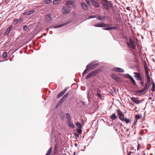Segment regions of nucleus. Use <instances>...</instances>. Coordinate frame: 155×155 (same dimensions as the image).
Masks as SVG:
<instances>
[{
    "instance_id": "ea45409f",
    "label": "nucleus",
    "mask_w": 155,
    "mask_h": 155,
    "mask_svg": "<svg viewBox=\"0 0 155 155\" xmlns=\"http://www.w3.org/2000/svg\"><path fill=\"white\" fill-rule=\"evenodd\" d=\"M76 131L79 134H81L82 133V130L81 128H78L76 129Z\"/></svg>"
},
{
    "instance_id": "0e129e2a",
    "label": "nucleus",
    "mask_w": 155,
    "mask_h": 155,
    "mask_svg": "<svg viewBox=\"0 0 155 155\" xmlns=\"http://www.w3.org/2000/svg\"><path fill=\"white\" fill-rule=\"evenodd\" d=\"M127 45L129 46V47H130V43H127Z\"/></svg>"
},
{
    "instance_id": "6e6d98bb",
    "label": "nucleus",
    "mask_w": 155,
    "mask_h": 155,
    "mask_svg": "<svg viewBox=\"0 0 155 155\" xmlns=\"http://www.w3.org/2000/svg\"><path fill=\"white\" fill-rule=\"evenodd\" d=\"M96 91L97 94L98 93H99L100 91V90L99 88H97L96 89Z\"/></svg>"
},
{
    "instance_id": "473e14b6",
    "label": "nucleus",
    "mask_w": 155,
    "mask_h": 155,
    "mask_svg": "<svg viewBox=\"0 0 155 155\" xmlns=\"http://www.w3.org/2000/svg\"><path fill=\"white\" fill-rule=\"evenodd\" d=\"M65 116V114L63 112H61L60 115V117L61 118H62V119L64 118Z\"/></svg>"
},
{
    "instance_id": "69168bd1",
    "label": "nucleus",
    "mask_w": 155,
    "mask_h": 155,
    "mask_svg": "<svg viewBox=\"0 0 155 155\" xmlns=\"http://www.w3.org/2000/svg\"><path fill=\"white\" fill-rule=\"evenodd\" d=\"M144 65V67L147 66V64H146V62H145Z\"/></svg>"
},
{
    "instance_id": "8fccbe9b",
    "label": "nucleus",
    "mask_w": 155,
    "mask_h": 155,
    "mask_svg": "<svg viewBox=\"0 0 155 155\" xmlns=\"http://www.w3.org/2000/svg\"><path fill=\"white\" fill-rule=\"evenodd\" d=\"M23 29L25 31H26L28 29V27L27 25H24L23 26Z\"/></svg>"
},
{
    "instance_id": "a19ab883",
    "label": "nucleus",
    "mask_w": 155,
    "mask_h": 155,
    "mask_svg": "<svg viewBox=\"0 0 155 155\" xmlns=\"http://www.w3.org/2000/svg\"><path fill=\"white\" fill-rule=\"evenodd\" d=\"M91 77H92L90 73H89L86 77V79H88Z\"/></svg>"
},
{
    "instance_id": "79ce46f5",
    "label": "nucleus",
    "mask_w": 155,
    "mask_h": 155,
    "mask_svg": "<svg viewBox=\"0 0 155 155\" xmlns=\"http://www.w3.org/2000/svg\"><path fill=\"white\" fill-rule=\"evenodd\" d=\"M97 16L95 15H91L89 16L88 18H97Z\"/></svg>"
},
{
    "instance_id": "6ab92c4d",
    "label": "nucleus",
    "mask_w": 155,
    "mask_h": 155,
    "mask_svg": "<svg viewBox=\"0 0 155 155\" xmlns=\"http://www.w3.org/2000/svg\"><path fill=\"white\" fill-rule=\"evenodd\" d=\"M68 124L69 126L71 128H74V126L73 124L71 122L70 120H68Z\"/></svg>"
},
{
    "instance_id": "4d7b16f0",
    "label": "nucleus",
    "mask_w": 155,
    "mask_h": 155,
    "mask_svg": "<svg viewBox=\"0 0 155 155\" xmlns=\"http://www.w3.org/2000/svg\"><path fill=\"white\" fill-rule=\"evenodd\" d=\"M140 147V145L139 144H138L137 145V150H138Z\"/></svg>"
},
{
    "instance_id": "f3484780",
    "label": "nucleus",
    "mask_w": 155,
    "mask_h": 155,
    "mask_svg": "<svg viewBox=\"0 0 155 155\" xmlns=\"http://www.w3.org/2000/svg\"><path fill=\"white\" fill-rule=\"evenodd\" d=\"M145 74L147 78V83H146L150 84V77L149 75V73L147 72L146 74Z\"/></svg>"
},
{
    "instance_id": "f8f14e48",
    "label": "nucleus",
    "mask_w": 155,
    "mask_h": 155,
    "mask_svg": "<svg viewBox=\"0 0 155 155\" xmlns=\"http://www.w3.org/2000/svg\"><path fill=\"white\" fill-rule=\"evenodd\" d=\"M112 70L113 71H115L119 72H124V70L123 69L118 67L113 68L112 69Z\"/></svg>"
},
{
    "instance_id": "f03ea898",
    "label": "nucleus",
    "mask_w": 155,
    "mask_h": 155,
    "mask_svg": "<svg viewBox=\"0 0 155 155\" xmlns=\"http://www.w3.org/2000/svg\"><path fill=\"white\" fill-rule=\"evenodd\" d=\"M71 11L70 9L69 6H64L62 8V12L64 14L67 15Z\"/></svg>"
},
{
    "instance_id": "1a4fd4ad",
    "label": "nucleus",
    "mask_w": 155,
    "mask_h": 155,
    "mask_svg": "<svg viewBox=\"0 0 155 155\" xmlns=\"http://www.w3.org/2000/svg\"><path fill=\"white\" fill-rule=\"evenodd\" d=\"M81 8L85 11H87L88 9V8L86 4L84 2L80 3Z\"/></svg>"
},
{
    "instance_id": "c85d7f7f",
    "label": "nucleus",
    "mask_w": 155,
    "mask_h": 155,
    "mask_svg": "<svg viewBox=\"0 0 155 155\" xmlns=\"http://www.w3.org/2000/svg\"><path fill=\"white\" fill-rule=\"evenodd\" d=\"M123 121L125 122L127 124L129 123L131 121V120L130 119H127V118H124V120H123Z\"/></svg>"
},
{
    "instance_id": "7ed1b4c3",
    "label": "nucleus",
    "mask_w": 155,
    "mask_h": 155,
    "mask_svg": "<svg viewBox=\"0 0 155 155\" xmlns=\"http://www.w3.org/2000/svg\"><path fill=\"white\" fill-rule=\"evenodd\" d=\"M125 76L126 77L130 79L131 82L134 86L137 87L138 86L136 83L135 81L132 76L130 75L129 74H125Z\"/></svg>"
},
{
    "instance_id": "052dcab7",
    "label": "nucleus",
    "mask_w": 155,
    "mask_h": 155,
    "mask_svg": "<svg viewBox=\"0 0 155 155\" xmlns=\"http://www.w3.org/2000/svg\"><path fill=\"white\" fill-rule=\"evenodd\" d=\"M137 122V120L136 119L134 122V124L136 125Z\"/></svg>"
},
{
    "instance_id": "338daca9",
    "label": "nucleus",
    "mask_w": 155,
    "mask_h": 155,
    "mask_svg": "<svg viewBox=\"0 0 155 155\" xmlns=\"http://www.w3.org/2000/svg\"><path fill=\"white\" fill-rule=\"evenodd\" d=\"M74 145L76 147H77L78 146V144L76 143H75L74 144Z\"/></svg>"
},
{
    "instance_id": "49530a36",
    "label": "nucleus",
    "mask_w": 155,
    "mask_h": 155,
    "mask_svg": "<svg viewBox=\"0 0 155 155\" xmlns=\"http://www.w3.org/2000/svg\"><path fill=\"white\" fill-rule=\"evenodd\" d=\"M117 28V26L111 27H110V30L112 29H116Z\"/></svg>"
},
{
    "instance_id": "a878e982",
    "label": "nucleus",
    "mask_w": 155,
    "mask_h": 155,
    "mask_svg": "<svg viewBox=\"0 0 155 155\" xmlns=\"http://www.w3.org/2000/svg\"><path fill=\"white\" fill-rule=\"evenodd\" d=\"M89 65H87L86 67V69L82 73V75L83 76L87 72V71L89 69V68H88Z\"/></svg>"
},
{
    "instance_id": "603ef678",
    "label": "nucleus",
    "mask_w": 155,
    "mask_h": 155,
    "mask_svg": "<svg viewBox=\"0 0 155 155\" xmlns=\"http://www.w3.org/2000/svg\"><path fill=\"white\" fill-rule=\"evenodd\" d=\"M97 95L100 98H101L102 97V95L101 94H100L99 93H98L97 94Z\"/></svg>"
},
{
    "instance_id": "58836bf2",
    "label": "nucleus",
    "mask_w": 155,
    "mask_h": 155,
    "mask_svg": "<svg viewBox=\"0 0 155 155\" xmlns=\"http://www.w3.org/2000/svg\"><path fill=\"white\" fill-rule=\"evenodd\" d=\"M3 57L4 58H6L7 57V53L6 52H4L3 54Z\"/></svg>"
},
{
    "instance_id": "09e8293b",
    "label": "nucleus",
    "mask_w": 155,
    "mask_h": 155,
    "mask_svg": "<svg viewBox=\"0 0 155 155\" xmlns=\"http://www.w3.org/2000/svg\"><path fill=\"white\" fill-rule=\"evenodd\" d=\"M85 1L87 4L91 6V4L89 2V0H85Z\"/></svg>"
},
{
    "instance_id": "bf43d9fd",
    "label": "nucleus",
    "mask_w": 155,
    "mask_h": 155,
    "mask_svg": "<svg viewBox=\"0 0 155 155\" xmlns=\"http://www.w3.org/2000/svg\"><path fill=\"white\" fill-rule=\"evenodd\" d=\"M66 98H65L64 96H63L62 98L61 99L62 100H63V101H64L65 99H66Z\"/></svg>"
},
{
    "instance_id": "e2e57ef3",
    "label": "nucleus",
    "mask_w": 155,
    "mask_h": 155,
    "mask_svg": "<svg viewBox=\"0 0 155 155\" xmlns=\"http://www.w3.org/2000/svg\"><path fill=\"white\" fill-rule=\"evenodd\" d=\"M91 3L92 4L93 2H95V0H89Z\"/></svg>"
},
{
    "instance_id": "9d476101",
    "label": "nucleus",
    "mask_w": 155,
    "mask_h": 155,
    "mask_svg": "<svg viewBox=\"0 0 155 155\" xmlns=\"http://www.w3.org/2000/svg\"><path fill=\"white\" fill-rule=\"evenodd\" d=\"M108 25L105 24L104 23L97 24L94 25L95 27H103L107 26Z\"/></svg>"
},
{
    "instance_id": "c9c22d12",
    "label": "nucleus",
    "mask_w": 155,
    "mask_h": 155,
    "mask_svg": "<svg viewBox=\"0 0 155 155\" xmlns=\"http://www.w3.org/2000/svg\"><path fill=\"white\" fill-rule=\"evenodd\" d=\"M35 11L34 10H32L31 11H30L28 12V15H30L31 14L35 12Z\"/></svg>"
},
{
    "instance_id": "412c9836",
    "label": "nucleus",
    "mask_w": 155,
    "mask_h": 155,
    "mask_svg": "<svg viewBox=\"0 0 155 155\" xmlns=\"http://www.w3.org/2000/svg\"><path fill=\"white\" fill-rule=\"evenodd\" d=\"M95 8H98L99 6V3L95 1L92 4Z\"/></svg>"
},
{
    "instance_id": "2f4dec72",
    "label": "nucleus",
    "mask_w": 155,
    "mask_h": 155,
    "mask_svg": "<svg viewBox=\"0 0 155 155\" xmlns=\"http://www.w3.org/2000/svg\"><path fill=\"white\" fill-rule=\"evenodd\" d=\"M76 126L79 128H82V126L81 124L79 122H77L76 123Z\"/></svg>"
},
{
    "instance_id": "39448f33",
    "label": "nucleus",
    "mask_w": 155,
    "mask_h": 155,
    "mask_svg": "<svg viewBox=\"0 0 155 155\" xmlns=\"http://www.w3.org/2000/svg\"><path fill=\"white\" fill-rule=\"evenodd\" d=\"M102 1L103 2H102V4L104 8L107 10H108L109 9L108 3V0H102Z\"/></svg>"
},
{
    "instance_id": "680f3d73",
    "label": "nucleus",
    "mask_w": 155,
    "mask_h": 155,
    "mask_svg": "<svg viewBox=\"0 0 155 155\" xmlns=\"http://www.w3.org/2000/svg\"><path fill=\"white\" fill-rule=\"evenodd\" d=\"M140 84L142 86H143L144 84V82L142 81H141L140 82Z\"/></svg>"
},
{
    "instance_id": "3c124183",
    "label": "nucleus",
    "mask_w": 155,
    "mask_h": 155,
    "mask_svg": "<svg viewBox=\"0 0 155 155\" xmlns=\"http://www.w3.org/2000/svg\"><path fill=\"white\" fill-rule=\"evenodd\" d=\"M74 135L75 137L76 138H78L79 137V135L78 133H75L74 134Z\"/></svg>"
},
{
    "instance_id": "e433bc0d",
    "label": "nucleus",
    "mask_w": 155,
    "mask_h": 155,
    "mask_svg": "<svg viewBox=\"0 0 155 155\" xmlns=\"http://www.w3.org/2000/svg\"><path fill=\"white\" fill-rule=\"evenodd\" d=\"M19 21L18 19L17 18L14 19V24L16 25L19 22Z\"/></svg>"
},
{
    "instance_id": "f704fd0d",
    "label": "nucleus",
    "mask_w": 155,
    "mask_h": 155,
    "mask_svg": "<svg viewBox=\"0 0 155 155\" xmlns=\"http://www.w3.org/2000/svg\"><path fill=\"white\" fill-rule=\"evenodd\" d=\"M60 1V0H54L53 2V3L54 4H56L59 2Z\"/></svg>"
},
{
    "instance_id": "7c9ffc66",
    "label": "nucleus",
    "mask_w": 155,
    "mask_h": 155,
    "mask_svg": "<svg viewBox=\"0 0 155 155\" xmlns=\"http://www.w3.org/2000/svg\"><path fill=\"white\" fill-rule=\"evenodd\" d=\"M51 151L52 148L51 147H50V148L48 150L47 153L45 155H50V154L51 153Z\"/></svg>"
},
{
    "instance_id": "aec40b11",
    "label": "nucleus",
    "mask_w": 155,
    "mask_h": 155,
    "mask_svg": "<svg viewBox=\"0 0 155 155\" xmlns=\"http://www.w3.org/2000/svg\"><path fill=\"white\" fill-rule=\"evenodd\" d=\"M110 117L112 120H114L117 118V116L115 113H114L111 115L110 116Z\"/></svg>"
},
{
    "instance_id": "0eeeda50",
    "label": "nucleus",
    "mask_w": 155,
    "mask_h": 155,
    "mask_svg": "<svg viewBox=\"0 0 155 155\" xmlns=\"http://www.w3.org/2000/svg\"><path fill=\"white\" fill-rule=\"evenodd\" d=\"M134 74L135 75L134 76L137 80L142 81V79L140 73L137 72H134Z\"/></svg>"
},
{
    "instance_id": "dca6fc26",
    "label": "nucleus",
    "mask_w": 155,
    "mask_h": 155,
    "mask_svg": "<svg viewBox=\"0 0 155 155\" xmlns=\"http://www.w3.org/2000/svg\"><path fill=\"white\" fill-rule=\"evenodd\" d=\"M12 26H9L8 28L7 29L6 32L5 33L4 35L5 36L7 35H8V34L10 33V31L12 29Z\"/></svg>"
},
{
    "instance_id": "cd10ccee",
    "label": "nucleus",
    "mask_w": 155,
    "mask_h": 155,
    "mask_svg": "<svg viewBox=\"0 0 155 155\" xmlns=\"http://www.w3.org/2000/svg\"><path fill=\"white\" fill-rule=\"evenodd\" d=\"M64 101H63V100H62L61 99L60 100V101L58 102L57 104L56 105V107H57L58 106H59L61 105Z\"/></svg>"
},
{
    "instance_id": "c756f323",
    "label": "nucleus",
    "mask_w": 155,
    "mask_h": 155,
    "mask_svg": "<svg viewBox=\"0 0 155 155\" xmlns=\"http://www.w3.org/2000/svg\"><path fill=\"white\" fill-rule=\"evenodd\" d=\"M151 90L153 92H154L155 91V84L154 83L152 84V87L151 88Z\"/></svg>"
},
{
    "instance_id": "5701e85b",
    "label": "nucleus",
    "mask_w": 155,
    "mask_h": 155,
    "mask_svg": "<svg viewBox=\"0 0 155 155\" xmlns=\"http://www.w3.org/2000/svg\"><path fill=\"white\" fill-rule=\"evenodd\" d=\"M115 147L113 145H110L109 147V150L110 151H113L115 149Z\"/></svg>"
},
{
    "instance_id": "13d9d810",
    "label": "nucleus",
    "mask_w": 155,
    "mask_h": 155,
    "mask_svg": "<svg viewBox=\"0 0 155 155\" xmlns=\"http://www.w3.org/2000/svg\"><path fill=\"white\" fill-rule=\"evenodd\" d=\"M66 98H65L64 96H63L62 98L61 99L62 100H63V101H64L65 99H66Z\"/></svg>"
},
{
    "instance_id": "ddd939ff",
    "label": "nucleus",
    "mask_w": 155,
    "mask_h": 155,
    "mask_svg": "<svg viewBox=\"0 0 155 155\" xmlns=\"http://www.w3.org/2000/svg\"><path fill=\"white\" fill-rule=\"evenodd\" d=\"M45 20L48 22H50L51 20V16L50 14H48L46 15L45 17Z\"/></svg>"
},
{
    "instance_id": "20e7f679",
    "label": "nucleus",
    "mask_w": 155,
    "mask_h": 155,
    "mask_svg": "<svg viewBox=\"0 0 155 155\" xmlns=\"http://www.w3.org/2000/svg\"><path fill=\"white\" fill-rule=\"evenodd\" d=\"M72 21V20H69L68 21H67L65 22L64 23H63L62 24H61L60 25H57V26H55L54 27V28H59L60 27H63L65 25H66L70 23H71Z\"/></svg>"
},
{
    "instance_id": "f257e3e1",
    "label": "nucleus",
    "mask_w": 155,
    "mask_h": 155,
    "mask_svg": "<svg viewBox=\"0 0 155 155\" xmlns=\"http://www.w3.org/2000/svg\"><path fill=\"white\" fill-rule=\"evenodd\" d=\"M118 116H119V118L122 121H123L124 120V115L120 110L118 109L116 110Z\"/></svg>"
},
{
    "instance_id": "6e6552de",
    "label": "nucleus",
    "mask_w": 155,
    "mask_h": 155,
    "mask_svg": "<svg viewBox=\"0 0 155 155\" xmlns=\"http://www.w3.org/2000/svg\"><path fill=\"white\" fill-rule=\"evenodd\" d=\"M68 88L66 87L63 91L59 93L57 96V98H59L60 97L62 96L67 91Z\"/></svg>"
},
{
    "instance_id": "a211bd4d",
    "label": "nucleus",
    "mask_w": 155,
    "mask_h": 155,
    "mask_svg": "<svg viewBox=\"0 0 155 155\" xmlns=\"http://www.w3.org/2000/svg\"><path fill=\"white\" fill-rule=\"evenodd\" d=\"M106 17L105 16H102L101 15H99L98 16H97V19L100 21H104L106 18Z\"/></svg>"
},
{
    "instance_id": "a18cd8bd",
    "label": "nucleus",
    "mask_w": 155,
    "mask_h": 155,
    "mask_svg": "<svg viewBox=\"0 0 155 155\" xmlns=\"http://www.w3.org/2000/svg\"><path fill=\"white\" fill-rule=\"evenodd\" d=\"M144 68L145 70V74H146V72H147L149 73L148 70V67L147 66H145L144 67Z\"/></svg>"
},
{
    "instance_id": "72a5a7b5",
    "label": "nucleus",
    "mask_w": 155,
    "mask_h": 155,
    "mask_svg": "<svg viewBox=\"0 0 155 155\" xmlns=\"http://www.w3.org/2000/svg\"><path fill=\"white\" fill-rule=\"evenodd\" d=\"M141 117V115H140L139 114H137L136 115L135 117L136 119L138 120Z\"/></svg>"
},
{
    "instance_id": "c03bdc74",
    "label": "nucleus",
    "mask_w": 155,
    "mask_h": 155,
    "mask_svg": "<svg viewBox=\"0 0 155 155\" xmlns=\"http://www.w3.org/2000/svg\"><path fill=\"white\" fill-rule=\"evenodd\" d=\"M104 30H110V27L104 28H103Z\"/></svg>"
},
{
    "instance_id": "bb28decb",
    "label": "nucleus",
    "mask_w": 155,
    "mask_h": 155,
    "mask_svg": "<svg viewBox=\"0 0 155 155\" xmlns=\"http://www.w3.org/2000/svg\"><path fill=\"white\" fill-rule=\"evenodd\" d=\"M145 90L143 88L140 90L136 91L135 92L138 94H139L140 93H142L144 92Z\"/></svg>"
},
{
    "instance_id": "37998d69",
    "label": "nucleus",
    "mask_w": 155,
    "mask_h": 155,
    "mask_svg": "<svg viewBox=\"0 0 155 155\" xmlns=\"http://www.w3.org/2000/svg\"><path fill=\"white\" fill-rule=\"evenodd\" d=\"M108 6L110 5V6L112 7H113L112 4L111 3V1H108Z\"/></svg>"
},
{
    "instance_id": "de8ad7c7",
    "label": "nucleus",
    "mask_w": 155,
    "mask_h": 155,
    "mask_svg": "<svg viewBox=\"0 0 155 155\" xmlns=\"http://www.w3.org/2000/svg\"><path fill=\"white\" fill-rule=\"evenodd\" d=\"M51 2L50 0H45V3L46 4H49Z\"/></svg>"
},
{
    "instance_id": "864d4df0",
    "label": "nucleus",
    "mask_w": 155,
    "mask_h": 155,
    "mask_svg": "<svg viewBox=\"0 0 155 155\" xmlns=\"http://www.w3.org/2000/svg\"><path fill=\"white\" fill-rule=\"evenodd\" d=\"M68 93H67L63 96H64V97L65 98H66L68 97Z\"/></svg>"
},
{
    "instance_id": "423d86ee",
    "label": "nucleus",
    "mask_w": 155,
    "mask_h": 155,
    "mask_svg": "<svg viewBox=\"0 0 155 155\" xmlns=\"http://www.w3.org/2000/svg\"><path fill=\"white\" fill-rule=\"evenodd\" d=\"M95 61H94V62H93V61L91 62V63H89L87 65H89L88 68H89V69H94L95 68L96 66L98 65V64L96 63L94 64V63L96 62Z\"/></svg>"
},
{
    "instance_id": "b1692460",
    "label": "nucleus",
    "mask_w": 155,
    "mask_h": 155,
    "mask_svg": "<svg viewBox=\"0 0 155 155\" xmlns=\"http://www.w3.org/2000/svg\"><path fill=\"white\" fill-rule=\"evenodd\" d=\"M112 77L113 79L117 81H118L119 79V78L115 75L113 74Z\"/></svg>"
},
{
    "instance_id": "774afa93",
    "label": "nucleus",
    "mask_w": 155,
    "mask_h": 155,
    "mask_svg": "<svg viewBox=\"0 0 155 155\" xmlns=\"http://www.w3.org/2000/svg\"><path fill=\"white\" fill-rule=\"evenodd\" d=\"M131 153L130 152L127 155H130Z\"/></svg>"
},
{
    "instance_id": "4c0bfd02",
    "label": "nucleus",
    "mask_w": 155,
    "mask_h": 155,
    "mask_svg": "<svg viewBox=\"0 0 155 155\" xmlns=\"http://www.w3.org/2000/svg\"><path fill=\"white\" fill-rule=\"evenodd\" d=\"M66 117L68 120H71V118L70 117V115L69 113H68L66 114Z\"/></svg>"
},
{
    "instance_id": "9b49d317",
    "label": "nucleus",
    "mask_w": 155,
    "mask_h": 155,
    "mask_svg": "<svg viewBox=\"0 0 155 155\" xmlns=\"http://www.w3.org/2000/svg\"><path fill=\"white\" fill-rule=\"evenodd\" d=\"M137 98H136L135 97H132L131 98V99L134 103H136L137 104H139L143 101V100H142V101L137 100Z\"/></svg>"
},
{
    "instance_id": "393cba45",
    "label": "nucleus",
    "mask_w": 155,
    "mask_h": 155,
    "mask_svg": "<svg viewBox=\"0 0 155 155\" xmlns=\"http://www.w3.org/2000/svg\"><path fill=\"white\" fill-rule=\"evenodd\" d=\"M150 84L146 83L144 88H143L145 91L148 89Z\"/></svg>"
},
{
    "instance_id": "4be33fe9",
    "label": "nucleus",
    "mask_w": 155,
    "mask_h": 155,
    "mask_svg": "<svg viewBox=\"0 0 155 155\" xmlns=\"http://www.w3.org/2000/svg\"><path fill=\"white\" fill-rule=\"evenodd\" d=\"M73 2L72 1H68L66 3V5L69 6L70 5H73Z\"/></svg>"
},
{
    "instance_id": "4468645a",
    "label": "nucleus",
    "mask_w": 155,
    "mask_h": 155,
    "mask_svg": "<svg viewBox=\"0 0 155 155\" xmlns=\"http://www.w3.org/2000/svg\"><path fill=\"white\" fill-rule=\"evenodd\" d=\"M129 41L130 44V45H131V48L133 49H134L135 48V45L134 42L131 38L129 39Z\"/></svg>"
},
{
    "instance_id": "2eb2a0df",
    "label": "nucleus",
    "mask_w": 155,
    "mask_h": 155,
    "mask_svg": "<svg viewBox=\"0 0 155 155\" xmlns=\"http://www.w3.org/2000/svg\"><path fill=\"white\" fill-rule=\"evenodd\" d=\"M99 70L96 69L91 72L90 73L92 77H94L99 72Z\"/></svg>"
},
{
    "instance_id": "5fc2aeb1",
    "label": "nucleus",
    "mask_w": 155,
    "mask_h": 155,
    "mask_svg": "<svg viewBox=\"0 0 155 155\" xmlns=\"http://www.w3.org/2000/svg\"><path fill=\"white\" fill-rule=\"evenodd\" d=\"M81 103L83 105L85 106V104L84 101H81Z\"/></svg>"
}]
</instances>
